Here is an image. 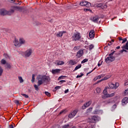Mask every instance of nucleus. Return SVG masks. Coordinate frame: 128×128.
<instances>
[{
	"mask_svg": "<svg viewBox=\"0 0 128 128\" xmlns=\"http://www.w3.org/2000/svg\"><path fill=\"white\" fill-rule=\"evenodd\" d=\"M26 42L24 38H20L19 39V41L16 39L15 38L13 42L14 44V46H15L16 48H20L22 46V44H24Z\"/></svg>",
	"mask_w": 128,
	"mask_h": 128,
	"instance_id": "obj_1",
	"label": "nucleus"
},
{
	"mask_svg": "<svg viewBox=\"0 0 128 128\" xmlns=\"http://www.w3.org/2000/svg\"><path fill=\"white\" fill-rule=\"evenodd\" d=\"M36 80H38V86H41L48 80V76H46L38 75Z\"/></svg>",
	"mask_w": 128,
	"mask_h": 128,
	"instance_id": "obj_2",
	"label": "nucleus"
},
{
	"mask_svg": "<svg viewBox=\"0 0 128 128\" xmlns=\"http://www.w3.org/2000/svg\"><path fill=\"white\" fill-rule=\"evenodd\" d=\"M80 5L81 6H86V8H90V6H92V4L86 1L83 0L80 2Z\"/></svg>",
	"mask_w": 128,
	"mask_h": 128,
	"instance_id": "obj_3",
	"label": "nucleus"
},
{
	"mask_svg": "<svg viewBox=\"0 0 128 128\" xmlns=\"http://www.w3.org/2000/svg\"><path fill=\"white\" fill-rule=\"evenodd\" d=\"M80 34L78 32L74 34L72 36L73 40H75L76 42L80 40Z\"/></svg>",
	"mask_w": 128,
	"mask_h": 128,
	"instance_id": "obj_4",
	"label": "nucleus"
},
{
	"mask_svg": "<svg viewBox=\"0 0 128 128\" xmlns=\"http://www.w3.org/2000/svg\"><path fill=\"white\" fill-rule=\"evenodd\" d=\"M32 54V49H28L25 52H24V58H30Z\"/></svg>",
	"mask_w": 128,
	"mask_h": 128,
	"instance_id": "obj_5",
	"label": "nucleus"
},
{
	"mask_svg": "<svg viewBox=\"0 0 128 128\" xmlns=\"http://www.w3.org/2000/svg\"><path fill=\"white\" fill-rule=\"evenodd\" d=\"M116 60V57L114 56H109L105 58V62L106 64H110L112 62H114Z\"/></svg>",
	"mask_w": 128,
	"mask_h": 128,
	"instance_id": "obj_6",
	"label": "nucleus"
},
{
	"mask_svg": "<svg viewBox=\"0 0 128 128\" xmlns=\"http://www.w3.org/2000/svg\"><path fill=\"white\" fill-rule=\"evenodd\" d=\"M108 86L109 88L112 90H116V88L120 86V84H118V82H116L114 84L112 83H110Z\"/></svg>",
	"mask_w": 128,
	"mask_h": 128,
	"instance_id": "obj_7",
	"label": "nucleus"
},
{
	"mask_svg": "<svg viewBox=\"0 0 128 128\" xmlns=\"http://www.w3.org/2000/svg\"><path fill=\"white\" fill-rule=\"evenodd\" d=\"M78 110L77 109H76L75 110H74V112H72L70 114L68 115V118H74V116H76V114H78Z\"/></svg>",
	"mask_w": 128,
	"mask_h": 128,
	"instance_id": "obj_8",
	"label": "nucleus"
},
{
	"mask_svg": "<svg viewBox=\"0 0 128 128\" xmlns=\"http://www.w3.org/2000/svg\"><path fill=\"white\" fill-rule=\"evenodd\" d=\"M82 56H84V50L80 49L77 52L76 56H77L78 58H82Z\"/></svg>",
	"mask_w": 128,
	"mask_h": 128,
	"instance_id": "obj_9",
	"label": "nucleus"
},
{
	"mask_svg": "<svg viewBox=\"0 0 128 128\" xmlns=\"http://www.w3.org/2000/svg\"><path fill=\"white\" fill-rule=\"evenodd\" d=\"M0 14L1 16H6V15H10V13L8 12V11L4 10L2 9L0 10Z\"/></svg>",
	"mask_w": 128,
	"mask_h": 128,
	"instance_id": "obj_10",
	"label": "nucleus"
},
{
	"mask_svg": "<svg viewBox=\"0 0 128 128\" xmlns=\"http://www.w3.org/2000/svg\"><path fill=\"white\" fill-rule=\"evenodd\" d=\"M103 92L106 98H112V96H114V93H112L111 94H107L106 91V90H104Z\"/></svg>",
	"mask_w": 128,
	"mask_h": 128,
	"instance_id": "obj_11",
	"label": "nucleus"
},
{
	"mask_svg": "<svg viewBox=\"0 0 128 128\" xmlns=\"http://www.w3.org/2000/svg\"><path fill=\"white\" fill-rule=\"evenodd\" d=\"M66 31H61V32H58L56 34V36L58 38H62V36L64 35V34H66Z\"/></svg>",
	"mask_w": 128,
	"mask_h": 128,
	"instance_id": "obj_12",
	"label": "nucleus"
},
{
	"mask_svg": "<svg viewBox=\"0 0 128 128\" xmlns=\"http://www.w3.org/2000/svg\"><path fill=\"white\" fill-rule=\"evenodd\" d=\"M100 18L98 16H94V17L91 18V20L94 22H98Z\"/></svg>",
	"mask_w": 128,
	"mask_h": 128,
	"instance_id": "obj_13",
	"label": "nucleus"
},
{
	"mask_svg": "<svg viewBox=\"0 0 128 128\" xmlns=\"http://www.w3.org/2000/svg\"><path fill=\"white\" fill-rule=\"evenodd\" d=\"M89 36L90 38H94V30H92L90 32Z\"/></svg>",
	"mask_w": 128,
	"mask_h": 128,
	"instance_id": "obj_14",
	"label": "nucleus"
},
{
	"mask_svg": "<svg viewBox=\"0 0 128 128\" xmlns=\"http://www.w3.org/2000/svg\"><path fill=\"white\" fill-rule=\"evenodd\" d=\"M60 69H56V70H52V74H60Z\"/></svg>",
	"mask_w": 128,
	"mask_h": 128,
	"instance_id": "obj_15",
	"label": "nucleus"
},
{
	"mask_svg": "<svg viewBox=\"0 0 128 128\" xmlns=\"http://www.w3.org/2000/svg\"><path fill=\"white\" fill-rule=\"evenodd\" d=\"M128 98L125 97L122 100V104L124 106V104H128Z\"/></svg>",
	"mask_w": 128,
	"mask_h": 128,
	"instance_id": "obj_16",
	"label": "nucleus"
},
{
	"mask_svg": "<svg viewBox=\"0 0 128 128\" xmlns=\"http://www.w3.org/2000/svg\"><path fill=\"white\" fill-rule=\"evenodd\" d=\"M92 120H94V122H98V120H100V118L98 116H94L92 117Z\"/></svg>",
	"mask_w": 128,
	"mask_h": 128,
	"instance_id": "obj_17",
	"label": "nucleus"
},
{
	"mask_svg": "<svg viewBox=\"0 0 128 128\" xmlns=\"http://www.w3.org/2000/svg\"><path fill=\"white\" fill-rule=\"evenodd\" d=\"M94 114H102V110H96L94 111Z\"/></svg>",
	"mask_w": 128,
	"mask_h": 128,
	"instance_id": "obj_18",
	"label": "nucleus"
},
{
	"mask_svg": "<svg viewBox=\"0 0 128 128\" xmlns=\"http://www.w3.org/2000/svg\"><path fill=\"white\" fill-rule=\"evenodd\" d=\"M56 64L58 66H62V64H64V61L58 60Z\"/></svg>",
	"mask_w": 128,
	"mask_h": 128,
	"instance_id": "obj_19",
	"label": "nucleus"
},
{
	"mask_svg": "<svg viewBox=\"0 0 128 128\" xmlns=\"http://www.w3.org/2000/svg\"><path fill=\"white\" fill-rule=\"evenodd\" d=\"M82 68V64H79L78 66H76L74 70V72H76V70H78V68Z\"/></svg>",
	"mask_w": 128,
	"mask_h": 128,
	"instance_id": "obj_20",
	"label": "nucleus"
},
{
	"mask_svg": "<svg viewBox=\"0 0 128 128\" xmlns=\"http://www.w3.org/2000/svg\"><path fill=\"white\" fill-rule=\"evenodd\" d=\"M72 6H74V5L72 4H71L70 5H67L66 6V10H70V8H72Z\"/></svg>",
	"mask_w": 128,
	"mask_h": 128,
	"instance_id": "obj_21",
	"label": "nucleus"
},
{
	"mask_svg": "<svg viewBox=\"0 0 128 128\" xmlns=\"http://www.w3.org/2000/svg\"><path fill=\"white\" fill-rule=\"evenodd\" d=\"M5 68H12V66H10V64L6 63L5 66Z\"/></svg>",
	"mask_w": 128,
	"mask_h": 128,
	"instance_id": "obj_22",
	"label": "nucleus"
},
{
	"mask_svg": "<svg viewBox=\"0 0 128 128\" xmlns=\"http://www.w3.org/2000/svg\"><path fill=\"white\" fill-rule=\"evenodd\" d=\"M110 78V76H107L105 77H104L103 78H102V82L104 80H108V78Z\"/></svg>",
	"mask_w": 128,
	"mask_h": 128,
	"instance_id": "obj_23",
	"label": "nucleus"
},
{
	"mask_svg": "<svg viewBox=\"0 0 128 128\" xmlns=\"http://www.w3.org/2000/svg\"><path fill=\"white\" fill-rule=\"evenodd\" d=\"M0 62L2 64H6V61L4 59H2Z\"/></svg>",
	"mask_w": 128,
	"mask_h": 128,
	"instance_id": "obj_24",
	"label": "nucleus"
},
{
	"mask_svg": "<svg viewBox=\"0 0 128 128\" xmlns=\"http://www.w3.org/2000/svg\"><path fill=\"white\" fill-rule=\"evenodd\" d=\"M64 78H66V76H61L58 78V80H64Z\"/></svg>",
	"mask_w": 128,
	"mask_h": 128,
	"instance_id": "obj_25",
	"label": "nucleus"
},
{
	"mask_svg": "<svg viewBox=\"0 0 128 128\" xmlns=\"http://www.w3.org/2000/svg\"><path fill=\"white\" fill-rule=\"evenodd\" d=\"M85 104H86L87 108H88V106H90L92 104V101H88V102H86Z\"/></svg>",
	"mask_w": 128,
	"mask_h": 128,
	"instance_id": "obj_26",
	"label": "nucleus"
},
{
	"mask_svg": "<svg viewBox=\"0 0 128 128\" xmlns=\"http://www.w3.org/2000/svg\"><path fill=\"white\" fill-rule=\"evenodd\" d=\"M18 80H20V82L22 84V82H24V79H22V76H18Z\"/></svg>",
	"mask_w": 128,
	"mask_h": 128,
	"instance_id": "obj_27",
	"label": "nucleus"
},
{
	"mask_svg": "<svg viewBox=\"0 0 128 128\" xmlns=\"http://www.w3.org/2000/svg\"><path fill=\"white\" fill-rule=\"evenodd\" d=\"M70 64H72V66H74L76 64V62L72 60H70Z\"/></svg>",
	"mask_w": 128,
	"mask_h": 128,
	"instance_id": "obj_28",
	"label": "nucleus"
},
{
	"mask_svg": "<svg viewBox=\"0 0 128 128\" xmlns=\"http://www.w3.org/2000/svg\"><path fill=\"white\" fill-rule=\"evenodd\" d=\"M38 86H38V85L36 84L34 85V88L36 90H38Z\"/></svg>",
	"mask_w": 128,
	"mask_h": 128,
	"instance_id": "obj_29",
	"label": "nucleus"
},
{
	"mask_svg": "<svg viewBox=\"0 0 128 128\" xmlns=\"http://www.w3.org/2000/svg\"><path fill=\"white\" fill-rule=\"evenodd\" d=\"M88 59L85 58L82 61L81 64H84V63L86 62H88Z\"/></svg>",
	"mask_w": 128,
	"mask_h": 128,
	"instance_id": "obj_30",
	"label": "nucleus"
},
{
	"mask_svg": "<svg viewBox=\"0 0 128 128\" xmlns=\"http://www.w3.org/2000/svg\"><path fill=\"white\" fill-rule=\"evenodd\" d=\"M116 104H114V106H112V111L114 112V110H116Z\"/></svg>",
	"mask_w": 128,
	"mask_h": 128,
	"instance_id": "obj_31",
	"label": "nucleus"
},
{
	"mask_svg": "<svg viewBox=\"0 0 128 128\" xmlns=\"http://www.w3.org/2000/svg\"><path fill=\"white\" fill-rule=\"evenodd\" d=\"M94 45L92 44H91L89 46L90 50H92V48H94Z\"/></svg>",
	"mask_w": 128,
	"mask_h": 128,
	"instance_id": "obj_32",
	"label": "nucleus"
},
{
	"mask_svg": "<svg viewBox=\"0 0 128 128\" xmlns=\"http://www.w3.org/2000/svg\"><path fill=\"white\" fill-rule=\"evenodd\" d=\"M100 90H101L100 88H96V92L98 94H100Z\"/></svg>",
	"mask_w": 128,
	"mask_h": 128,
	"instance_id": "obj_33",
	"label": "nucleus"
},
{
	"mask_svg": "<svg viewBox=\"0 0 128 128\" xmlns=\"http://www.w3.org/2000/svg\"><path fill=\"white\" fill-rule=\"evenodd\" d=\"M15 8H16V10H22L24 9V8L22 7H16Z\"/></svg>",
	"mask_w": 128,
	"mask_h": 128,
	"instance_id": "obj_34",
	"label": "nucleus"
},
{
	"mask_svg": "<svg viewBox=\"0 0 128 128\" xmlns=\"http://www.w3.org/2000/svg\"><path fill=\"white\" fill-rule=\"evenodd\" d=\"M88 108V106H86V104H84V105L82 106V110H86Z\"/></svg>",
	"mask_w": 128,
	"mask_h": 128,
	"instance_id": "obj_35",
	"label": "nucleus"
},
{
	"mask_svg": "<svg viewBox=\"0 0 128 128\" xmlns=\"http://www.w3.org/2000/svg\"><path fill=\"white\" fill-rule=\"evenodd\" d=\"M21 96H24V98H28V96L27 94H21Z\"/></svg>",
	"mask_w": 128,
	"mask_h": 128,
	"instance_id": "obj_36",
	"label": "nucleus"
},
{
	"mask_svg": "<svg viewBox=\"0 0 128 128\" xmlns=\"http://www.w3.org/2000/svg\"><path fill=\"white\" fill-rule=\"evenodd\" d=\"M34 76H35L34 74H33L32 75V82H34V80H35Z\"/></svg>",
	"mask_w": 128,
	"mask_h": 128,
	"instance_id": "obj_37",
	"label": "nucleus"
},
{
	"mask_svg": "<svg viewBox=\"0 0 128 128\" xmlns=\"http://www.w3.org/2000/svg\"><path fill=\"white\" fill-rule=\"evenodd\" d=\"M4 72V70L2 68V66H0V76L2 74V72Z\"/></svg>",
	"mask_w": 128,
	"mask_h": 128,
	"instance_id": "obj_38",
	"label": "nucleus"
},
{
	"mask_svg": "<svg viewBox=\"0 0 128 128\" xmlns=\"http://www.w3.org/2000/svg\"><path fill=\"white\" fill-rule=\"evenodd\" d=\"M80 50V46H74V50Z\"/></svg>",
	"mask_w": 128,
	"mask_h": 128,
	"instance_id": "obj_39",
	"label": "nucleus"
},
{
	"mask_svg": "<svg viewBox=\"0 0 128 128\" xmlns=\"http://www.w3.org/2000/svg\"><path fill=\"white\" fill-rule=\"evenodd\" d=\"M102 6H104V4L102 3H100L99 4H98L97 5V7L98 8H102Z\"/></svg>",
	"mask_w": 128,
	"mask_h": 128,
	"instance_id": "obj_40",
	"label": "nucleus"
},
{
	"mask_svg": "<svg viewBox=\"0 0 128 128\" xmlns=\"http://www.w3.org/2000/svg\"><path fill=\"white\" fill-rule=\"evenodd\" d=\"M82 76H84V74L80 73V75H78V76H76V78H82Z\"/></svg>",
	"mask_w": 128,
	"mask_h": 128,
	"instance_id": "obj_41",
	"label": "nucleus"
},
{
	"mask_svg": "<svg viewBox=\"0 0 128 128\" xmlns=\"http://www.w3.org/2000/svg\"><path fill=\"white\" fill-rule=\"evenodd\" d=\"M115 52H116V51H113L112 52L109 54V56H114Z\"/></svg>",
	"mask_w": 128,
	"mask_h": 128,
	"instance_id": "obj_42",
	"label": "nucleus"
},
{
	"mask_svg": "<svg viewBox=\"0 0 128 128\" xmlns=\"http://www.w3.org/2000/svg\"><path fill=\"white\" fill-rule=\"evenodd\" d=\"M70 126V124H66L64 125V126H62V128H68Z\"/></svg>",
	"mask_w": 128,
	"mask_h": 128,
	"instance_id": "obj_43",
	"label": "nucleus"
},
{
	"mask_svg": "<svg viewBox=\"0 0 128 128\" xmlns=\"http://www.w3.org/2000/svg\"><path fill=\"white\" fill-rule=\"evenodd\" d=\"M122 44H124V42H127V39L126 38H124V39H122Z\"/></svg>",
	"mask_w": 128,
	"mask_h": 128,
	"instance_id": "obj_44",
	"label": "nucleus"
},
{
	"mask_svg": "<svg viewBox=\"0 0 128 128\" xmlns=\"http://www.w3.org/2000/svg\"><path fill=\"white\" fill-rule=\"evenodd\" d=\"M124 94L126 95L128 94V88H127L126 90L124 92Z\"/></svg>",
	"mask_w": 128,
	"mask_h": 128,
	"instance_id": "obj_45",
	"label": "nucleus"
},
{
	"mask_svg": "<svg viewBox=\"0 0 128 128\" xmlns=\"http://www.w3.org/2000/svg\"><path fill=\"white\" fill-rule=\"evenodd\" d=\"M14 102L15 104H20L18 100H15Z\"/></svg>",
	"mask_w": 128,
	"mask_h": 128,
	"instance_id": "obj_46",
	"label": "nucleus"
},
{
	"mask_svg": "<svg viewBox=\"0 0 128 128\" xmlns=\"http://www.w3.org/2000/svg\"><path fill=\"white\" fill-rule=\"evenodd\" d=\"M92 110V108H90L88 110H87L88 112H90Z\"/></svg>",
	"mask_w": 128,
	"mask_h": 128,
	"instance_id": "obj_47",
	"label": "nucleus"
},
{
	"mask_svg": "<svg viewBox=\"0 0 128 128\" xmlns=\"http://www.w3.org/2000/svg\"><path fill=\"white\" fill-rule=\"evenodd\" d=\"M8 12H10V14H14V10H11L10 11H8Z\"/></svg>",
	"mask_w": 128,
	"mask_h": 128,
	"instance_id": "obj_48",
	"label": "nucleus"
},
{
	"mask_svg": "<svg viewBox=\"0 0 128 128\" xmlns=\"http://www.w3.org/2000/svg\"><path fill=\"white\" fill-rule=\"evenodd\" d=\"M4 56L6 58H10V56H8V55L7 54H4Z\"/></svg>",
	"mask_w": 128,
	"mask_h": 128,
	"instance_id": "obj_49",
	"label": "nucleus"
},
{
	"mask_svg": "<svg viewBox=\"0 0 128 128\" xmlns=\"http://www.w3.org/2000/svg\"><path fill=\"white\" fill-rule=\"evenodd\" d=\"M63 12H64V10H62V9H60L58 10V12L60 14H62Z\"/></svg>",
	"mask_w": 128,
	"mask_h": 128,
	"instance_id": "obj_50",
	"label": "nucleus"
},
{
	"mask_svg": "<svg viewBox=\"0 0 128 128\" xmlns=\"http://www.w3.org/2000/svg\"><path fill=\"white\" fill-rule=\"evenodd\" d=\"M100 61L98 63V66H102V61L101 63H100Z\"/></svg>",
	"mask_w": 128,
	"mask_h": 128,
	"instance_id": "obj_51",
	"label": "nucleus"
},
{
	"mask_svg": "<svg viewBox=\"0 0 128 128\" xmlns=\"http://www.w3.org/2000/svg\"><path fill=\"white\" fill-rule=\"evenodd\" d=\"M60 86H56L55 87V89H56V90H60Z\"/></svg>",
	"mask_w": 128,
	"mask_h": 128,
	"instance_id": "obj_52",
	"label": "nucleus"
},
{
	"mask_svg": "<svg viewBox=\"0 0 128 128\" xmlns=\"http://www.w3.org/2000/svg\"><path fill=\"white\" fill-rule=\"evenodd\" d=\"M64 112H66V110H63L61 111V112H60V114H64Z\"/></svg>",
	"mask_w": 128,
	"mask_h": 128,
	"instance_id": "obj_53",
	"label": "nucleus"
},
{
	"mask_svg": "<svg viewBox=\"0 0 128 128\" xmlns=\"http://www.w3.org/2000/svg\"><path fill=\"white\" fill-rule=\"evenodd\" d=\"M60 82H61V84H64V82H66L65 80H61L60 81Z\"/></svg>",
	"mask_w": 128,
	"mask_h": 128,
	"instance_id": "obj_54",
	"label": "nucleus"
},
{
	"mask_svg": "<svg viewBox=\"0 0 128 128\" xmlns=\"http://www.w3.org/2000/svg\"><path fill=\"white\" fill-rule=\"evenodd\" d=\"M102 82V79L100 80H99L98 81H97V82H96V84H100V82Z\"/></svg>",
	"mask_w": 128,
	"mask_h": 128,
	"instance_id": "obj_55",
	"label": "nucleus"
},
{
	"mask_svg": "<svg viewBox=\"0 0 128 128\" xmlns=\"http://www.w3.org/2000/svg\"><path fill=\"white\" fill-rule=\"evenodd\" d=\"M97 78L98 80H100V78H102L100 75H98V76H97Z\"/></svg>",
	"mask_w": 128,
	"mask_h": 128,
	"instance_id": "obj_56",
	"label": "nucleus"
},
{
	"mask_svg": "<svg viewBox=\"0 0 128 128\" xmlns=\"http://www.w3.org/2000/svg\"><path fill=\"white\" fill-rule=\"evenodd\" d=\"M98 80V77L96 76L93 79V80H94V82H96V80Z\"/></svg>",
	"mask_w": 128,
	"mask_h": 128,
	"instance_id": "obj_57",
	"label": "nucleus"
},
{
	"mask_svg": "<svg viewBox=\"0 0 128 128\" xmlns=\"http://www.w3.org/2000/svg\"><path fill=\"white\" fill-rule=\"evenodd\" d=\"M124 84H125V86H128V80L125 81Z\"/></svg>",
	"mask_w": 128,
	"mask_h": 128,
	"instance_id": "obj_58",
	"label": "nucleus"
},
{
	"mask_svg": "<svg viewBox=\"0 0 128 128\" xmlns=\"http://www.w3.org/2000/svg\"><path fill=\"white\" fill-rule=\"evenodd\" d=\"M45 94H46V96H48V92H44Z\"/></svg>",
	"mask_w": 128,
	"mask_h": 128,
	"instance_id": "obj_59",
	"label": "nucleus"
},
{
	"mask_svg": "<svg viewBox=\"0 0 128 128\" xmlns=\"http://www.w3.org/2000/svg\"><path fill=\"white\" fill-rule=\"evenodd\" d=\"M68 89H67L64 91V94H68Z\"/></svg>",
	"mask_w": 128,
	"mask_h": 128,
	"instance_id": "obj_60",
	"label": "nucleus"
},
{
	"mask_svg": "<svg viewBox=\"0 0 128 128\" xmlns=\"http://www.w3.org/2000/svg\"><path fill=\"white\" fill-rule=\"evenodd\" d=\"M9 128H14V126L12 124L9 126Z\"/></svg>",
	"mask_w": 128,
	"mask_h": 128,
	"instance_id": "obj_61",
	"label": "nucleus"
},
{
	"mask_svg": "<svg viewBox=\"0 0 128 128\" xmlns=\"http://www.w3.org/2000/svg\"><path fill=\"white\" fill-rule=\"evenodd\" d=\"M120 54H122L124 52V48H122V50H120Z\"/></svg>",
	"mask_w": 128,
	"mask_h": 128,
	"instance_id": "obj_62",
	"label": "nucleus"
},
{
	"mask_svg": "<svg viewBox=\"0 0 128 128\" xmlns=\"http://www.w3.org/2000/svg\"><path fill=\"white\" fill-rule=\"evenodd\" d=\"M101 78H104V74H100Z\"/></svg>",
	"mask_w": 128,
	"mask_h": 128,
	"instance_id": "obj_63",
	"label": "nucleus"
},
{
	"mask_svg": "<svg viewBox=\"0 0 128 128\" xmlns=\"http://www.w3.org/2000/svg\"><path fill=\"white\" fill-rule=\"evenodd\" d=\"M119 40H122V37L119 38Z\"/></svg>",
	"mask_w": 128,
	"mask_h": 128,
	"instance_id": "obj_64",
	"label": "nucleus"
}]
</instances>
